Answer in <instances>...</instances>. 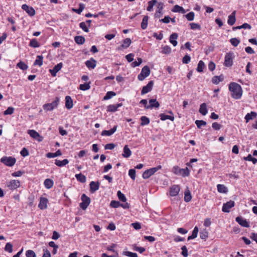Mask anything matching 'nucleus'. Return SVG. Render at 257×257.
Wrapping results in <instances>:
<instances>
[{
  "label": "nucleus",
  "instance_id": "16",
  "mask_svg": "<svg viewBox=\"0 0 257 257\" xmlns=\"http://www.w3.org/2000/svg\"><path fill=\"white\" fill-rule=\"evenodd\" d=\"M180 190V188L179 185H174L170 188V195L171 196H176L178 194Z\"/></svg>",
  "mask_w": 257,
  "mask_h": 257
},
{
  "label": "nucleus",
  "instance_id": "37",
  "mask_svg": "<svg viewBox=\"0 0 257 257\" xmlns=\"http://www.w3.org/2000/svg\"><path fill=\"white\" fill-rule=\"evenodd\" d=\"M191 199L192 196L190 191L189 190H186L184 192V201L188 202L191 201Z\"/></svg>",
  "mask_w": 257,
  "mask_h": 257
},
{
  "label": "nucleus",
  "instance_id": "1",
  "mask_svg": "<svg viewBox=\"0 0 257 257\" xmlns=\"http://www.w3.org/2000/svg\"><path fill=\"white\" fill-rule=\"evenodd\" d=\"M229 89L231 92V96L233 98L238 99L242 96V89L239 84L235 82H231L229 85Z\"/></svg>",
  "mask_w": 257,
  "mask_h": 257
},
{
  "label": "nucleus",
  "instance_id": "25",
  "mask_svg": "<svg viewBox=\"0 0 257 257\" xmlns=\"http://www.w3.org/2000/svg\"><path fill=\"white\" fill-rule=\"evenodd\" d=\"M235 11H233L231 15L228 16L227 23L230 26H232L235 22Z\"/></svg>",
  "mask_w": 257,
  "mask_h": 257
},
{
  "label": "nucleus",
  "instance_id": "20",
  "mask_svg": "<svg viewBox=\"0 0 257 257\" xmlns=\"http://www.w3.org/2000/svg\"><path fill=\"white\" fill-rule=\"evenodd\" d=\"M85 65L89 69H94L96 65V61L93 58H91L85 62Z\"/></svg>",
  "mask_w": 257,
  "mask_h": 257
},
{
  "label": "nucleus",
  "instance_id": "2",
  "mask_svg": "<svg viewBox=\"0 0 257 257\" xmlns=\"http://www.w3.org/2000/svg\"><path fill=\"white\" fill-rule=\"evenodd\" d=\"M173 172L176 175H180L183 177H186L189 175V170L187 167L185 169H181L176 166L173 168Z\"/></svg>",
  "mask_w": 257,
  "mask_h": 257
},
{
  "label": "nucleus",
  "instance_id": "5",
  "mask_svg": "<svg viewBox=\"0 0 257 257\" xmlns=\"http://www.w3.org/2000/svg\"><path fill=\"white\" fill-rule=\"evenodd\" d=\"M150 69L148 66H145L142 69L141 72L139 74L138 78L140 81L144 80L145 78L149 76Z\"/></svg>",
  "mask_w": 257,
  "mask_h": 257
},
{
  "label": "nucleus",
  "instance_id": "31",
  "mask_svg": "<svg viewBox=\"0 0 257 257\" xmlns=\"http://www.w3.org/2000/svg\"><path fill=\"white\" fill-rule=\"evenodd\" d=\"M199 111L203 115H205L207 113L208 111L205 103H203L200 105Z\"/></svg>",
  "mask_w": 257,
  "mask_h": 257
},
{
  "label": "nucleus",
  "instance_id": "24",
  "mask_svg": "<svg viewBox=\"0 0 257 257\" xmlns=\"http://www.w3.org/2000/svg\"><path fill=\"white\" fill-rule=\"evenodd\" d=\"M132 155V151L129 149L127 145H125L123 150V153L122 154V156L124 158H128L130 157Z\"/></svg>",
  "mask_w": 257,
  "mask_h": 257
},
{
  "label": "nucleus",
  "instance_id": "40",
  "mask_svg": "<svg viewBox=\"0 0 257 257\" xmlns=\"http://www.w3.org/2000/svg\"><path fill=\"white\" fill-rule=\"evenodd\" d=\"M75 177L78 181L81 183H85L86 181V177L84 175H82L81 173L76 174Z\"/></svg>",
  "mask_w": 257,
  "mask_h": 257
},
{
  "label": "nucleus",
  "instance_id": "6",
  "mask_svg": "<svg viewBox=\"0 0 257 257\" xmlns=\"http://www.w3.org/2000/svg\"><path fill=\"white\" fill-rule=\"evenodd\" d=\"M1 162L8 166L12 167L16 163V160L12 157H3L1 158Z\"/></svg>",
  "mask_w": 257,
  "mask_h": 257
},
{
  "label": "nucleus",
  "instance_id": "18",
  "mask_svg": "<svg viewBox=\"0 0 257 257\" xmlns=\"http://www.w3.org/2000/svg\"><path fill=\"white\" fill-rule=\"evenodd\" d=\"M62 66V63H58L54 66L53 69H50L49 72L53 76H55L56 75V73L61 69Z\"/></svg>",
  "mask_w": 257,
  "mask_h": 257
},
{
  "label": "nucleus",
  "instance_id": "59",
  "mask_svg": "<svg viewBox=\"0 0 257 257\" xmlns=\"http://www.w3.org/2000/svg\"><path fill=\"white\" fill-rule=\"evenodd\" d=\"M110 206L112 208H117L120 206V203L117 201L112 200L110 203Z\"/></svg>",
  "mask_w": 257,
  "mask_h": 257
},
{
  "label": "nucleus",
  "instance_id": "19",
  "mask_svg": "<svg viewBox=\"0 0 257 257\" xmlns=\"http://www.w3.org/2000/svg\"><path fill=\"white\" fill-rule=\"evenodd\" d=\"M117 125H114L113 127V128H112L110 130H108V131L104 130L101 132V135L102 136H110L111 135H112L113 134H114L116 132V131L117 130Z\"/></svg>",
  "mask_w": 257,
  "mask_h": 257
},
{
  "label": "nucleus",
  "instance_id": "38",
  "mask_svg": "<svg viewBox=\"0 0 257 257\" xmlns=\"http://www.w3.org/2000/svg\"><path fill=\"white\" fill-rule=\"evenodd\" d=\"M157 3V0H152L148 2V6L147 8L148 11L151 12L153 10V7Z\"/></svg>",
  "mask_w": 257,
  "mask_h": 257
},
{
  "label": "nucleus",
  "instance_id": "63",
  "mask_svg": "<svg viewBox=\"0 0 257 257\" xmlns=\"http://www.w3.org/2000/svg\"><path fill=\"white\" fill-rule=\"evenodd\" d=\"M123 254L129 257H138L136 253H134L131 251H124Z\"/></svg>",
  "mask_w": 257,
  "mask_h": 257
},
{
  "label": "nucleus",
  "instance_id": "64",
  "mask_svg": "<svg viewBox=\"0 0 257 257\" xmlns=\"http://www.w3.org/2000/svg\"><path fill=\"white\" fill-rule=\"evenodd\" d=\"M26 257H36V254L32 250H28L26 253Z\"/></svg>",
  "mask_w": 257,
  "mask_h": 257
},
{
  "label": "nucleus",
  "instance_id": "49",
  "mask_svg": "<svg viewBox=\"0 0 257 257\" xmlns=\"http://www.w3.org/2000/svg\"><path fill=\"white\" fill-rule=\"evenodd\" d=\"M17 67H19L20 69L23 70H26L28 69V66L27 65H26L24 62L22 61H20L19 62L17 65Z\"/></svg>",
  "mask_w": 257,
  "mask_h": 257
},
{
  "label": "nucleus",
  "instance_id": "32",
  "mask_svg": "<svg viewBox=\"0 0 257 257\" xmlns=\"http://www.w3.org/2000/svg\"><path fill=\"white\" fill-rule=\"evenodd\" d=\"M223 79H224L223 76L222 75H221L219 76H215L212 77V82L213 84H217L220 82L222 81L223 80Z\"/></svg>",
  "mask_w": 257,
  "mask_h": 257
},
{
  "label": "nucleus",
  "instance_id": "30",
  "mask_svg": "<svg viewBox=\"0 0 257 257\" xmlns=\"http://www.w3.org/2000/svg\"><path fill=\"white\" fill-rule=\"evenodd\" d=\"M172 11L174 13H180L182 14H185L186 13L184 8L179 5H175L172 10Z\"/></svg>",
  "mask_w": 257,
  "mask_h": 257
},
{
  "label": "nucleus",
  "instance_id": "48",
  "mask_svg": "<svg viewBox=\"0 0 257 257\" xmlns=\"http://www.w3.org/2000/svg\"><path fill=\"white\" fill-rule=\"evenodd\" d=\"M116 93L113 91H108L105 96L103 97L104 100H108L114 96Z\"/></svg>",
  "mask_w": 257,
  "mask_h": 257
},
{
  "label": "nucleus",
  "instance_id": "35",
  "mask_svg": "<svg viewBox=\"0 0 257 257\" xmlns=\"http://www.w3.org/2000/svg\"><path fill=\"white\" fill-rule=\"evenodd\" d=\"M59 99L58 97H56L55 100L51 103H49V110H53L56 107L58 104Z\"/></svg>",
  "mask_w": 257,
  "mask_h": 257
},
{
  "label": "nucleus",
  "instance_id": "41",
  "mask_svg": "<svg viewBox=\"0 0 257 257\" xmlns=\"http://www.w3.org/2000/svg\"><path fill=\"white\" fill-rule=\"evenodd\" d=\"M43 57L42 55H38L34 62V65L41 66L43 64Z\"/></svg>",
  "mask_w": 257,
  "mask_h": 257
},
{
  "label": "nucleus",
  "instance_id": "17",
  "mask_svg": "<svg viewBox=\"0 0 257 257\" xmlns=\"http://www.w3.org/2000/svg\"><path fill=\"white\" fill-rule=\"evenodd\" d=\"M90 191L94 193L99 189L100 183L99 182L91 181L90 183Z\"/></svg>",
  "mask_w": 257,
  "mask_h": 257
},
{
  "label": "nucleus",
  "instance_id": "57",
  "mask_svg": "<svg viewBox=\"0 0 257 257\" xmlns=\"http://www.w3.org/2000/svg\"><path fill=\"white\" fill-rule=\"evenodd\" d=\"M85 6L83 4H79V8L78 9H73V11L77 13L78 14H80L83 10L84 9Z\"/></svg>",
  "mask_w": 257,
  "mask_h": 257
},
{
  "label": "nucleus",
  "instance_id": "3",
  "mask_svg": "<svg viewBox=\"0 0 257 257\" xmlns=\"http://www.w3.org/2000/svg\"><path fill=\"white\" fill-rule=\"evenodd\" d=\"M161 166L159 165L156 167L152 168L146 170L143 173V178L145 179H148L152 175H154L157 171L161 169Z\"/></svg>",
  "mask_w": 257,
  "mask_h": 257
},
{
  "label": "nucleus",
  "instance_id": "54",
  "mask_svg": "<svg viewBox=\"0 0 257 257\" xmlns=\"http://www.w3.org/2000/svg\"><path fill=\"white\" fill-rule=\"evenodd\" d=\"M171 52V48L168 46H165L162 48V53L165 54H170Z\"/></svg>",
  "mask_w": 257,
  "mask_h": 257
},
{
  "label": "nucleus",
  "instance_id": "44",
  "mask_svg": "<svg viewBox=\"0 0 257 257\" xmlns=\"http://www.w3.org/2000/svg\"><path fill=\"white\" fill-rule=\"evenodd\" d=\"M141 125L143 126L147 125L150 123V119L148 117L145 116H143L141 117Z\"/></svg>",
  "mask_w": 257,
  "mask_h": 257
},
{
  "label": "nucleus",
  "instance_id": "62",
  "mask_svg": "<svg viewBox=\"0 0 257 257\" xmlns=\"http://www.w3.org/2000/svg\"><path fill=\"white\" fill-rule=\"evenodd\" d=\"M14 108L12 107H9L4 112V115L12 114L14 113Z\"/></svg>",
  "mask_w": 257,
  "mask_h": 257
},
{
  "label": "nucleus",
  "instance_id": "13",
  "mask_svg": "<svg viewBox=\"0 0 257 257\" xmlns=\"http://www.w3.org/2000/svg\"><path fill=\"white\" fill-rule=\"evenodd\" d=\"M236 221L241 226L245 227H249V224L247 221L246 219L243 218L241 216H237L235 218Z\"/></svg>",
  "mask_w": 257,
  "mask_h": 257
},
{
  "label": "nucleus",
  "instance_id": "27",
  "mask_svg": "<svg viewBox=\"0 0 257 257\" xmlns=\"http://www.w3.org/2000/svg\"><path fill=\"white\" fill-rule=\"evenodd\" d=\"M178 38V34L177 33H174L172 34L170 36V42L174 46H177L178 43L176 41V39Z\"/></svg>",
  "mask_w": 257,
  "mask_h": 257
},
{
  "label": "nucleus",
  "instance_id": "4",
  "mask_svg": "<svg viewBox=\"0 0 257 257\" xmlns=\"http://www.w3.org/2000/svg\"><path fill=\"white\" fill-rule=\"evenodd\" d=\"M155 102L154 104L147 105V100L146 99H142L140 101V103L145 105L146 109L152 108L153 107L158 108L160 106L159 103L156 100V99H152L149 100V103Z\"/></svg>",
  "mask_w": 257,
  "mask_h": 257
},
{
  "label": "nucleus",
  "instance_id": "47",
  "mask_svg": "<svg viewBox=\"0 0 257 257\" xmlns=\"http://www.w3.org/2000/svg\"><path fill=\"white\" fill-rule=\"evenodd\" d=\"M29 46L33 48H37L40 46V44L36 39L31 40Z\"/></svg>",
  "mask_w": 257,
  "mask_h": 257
},
{
  "label": "nucleus",
  "instance_id": "52",
  "mask_svg": "<svg viewBox=\"0 0 257 257\" xmlns=\"http://www.w3.org/2000/svg\"><path fill=\"white\" fill-rule=\"evenodd\" d=\"M244 159L246 161H251L253 164H255L257 163V159L252 157L250 154H249L247 157H244Z\"/></svg>",
  "mask_w": 257,
  "mask_h": 257
},
{
  "label": "nucleus",
  "instance_id": "11",
  "mask_svg": "<svg viewBox=\"0 0 257 257\" xmlns=\"http://www.w3.org/2000/svg\"><path fill=\"white\" fill-rule=\"evenodd\" d=\"M153 84L154 82L153 81H149L146 86H145L143 87L141 91V94L144 95L148 93L149 92H150L152 89Z\"/></svg>",
  "mask_w": 257,
  "mask_h": 257
},
{
  "label": "nucleus",
  "instance_id": "14",
  "mask_svg": "<svg viewBox=\"0 0 257 257\" xmlns=\"http://www.w3.org/2000/svg\"><path fill=\"white\" fill-rule=\"evenodd\" d=\"M22 9L26 11L30 16H34L35 15L36 12L35 10L32 7H29L26 4L23 5Z\"/></svg>",
  "mask_w": 257,
  "mask_h": 257
},
{
  "label": "nucleus",
  "instance_id": "22",
  "mask_svg": "<svg viewBox=\"0 0 257 257\" xmlns=\"http://www.w3.org/2000/svg\"><path fill=\"white\" fill-rule=\"evenodd\" d=\"M131 43V39L130 38H126L123 40V43L118 48V49L121 50V48H127L130 46Z\"/></svg>",
  "mask_w": 257,
  "mask_h": 257
},
{
  "label": "nucleus",
  "instance_id": "39",
  "mask_svg": "<svg viewBox=\"0 0 257 257\" xmlns=\"http://www.w3.org/2000/svg\"><path fill=\"white\" fill-rule=\"evenodd\" d=\"M160 119L162 120H165L166 119H170L172 121L174 120V117L172 115H166L164 113H161L160 114Z\"/></svg>",
  "mask_w": 257,
  "mask_h": 257
},
{
  "label": "nucleus",
  "instance_id": "45",
  "mask_svg": "<svg viewBox=\"0 0 257 257\" xmlns=\"http://www.w3.org/2000/svg\"><path fill=\"white\" fill-rule=\"evenodd\" d=\"M208 236V232L206 229L201 230L200 232V236L201 239H206Z\"/></svg>",
  "mask_w": 257,
  "mask_h": 257
},
{
  "label": "nucleus",
  "instance_id": "42",
  "mask_svg": "<svg viewBox=\"0 0 257 257\" xmlns=\"http://www.w3.org/2000/svg\"><path fill=\"white\" fill-rule=\"evenodd\" d=\"M217 190L220 193H226L227 192V189L226 187L222 184H218L217 186Z\"/></svg>",
  "mask_w": 257,
  "mask_h": 257
},
{
  "label": "nucleus",
  "instance_id": "23",
  "mask_svg": "<svg viewBox=\"0 0 257 257\" xmlns=\"http://www.w3.org/2000/svg\"><path fill=\"white\" fill-rule=\"evenodd\" d=\"M73 106V101L71 97L70 96H66L65 97V106L66 107L70 109L72 108Z\"/></svg>",
  "mask_w": 257,
  "mask_h": 257
},
{
  "label": "nucleus",
  "instance_id": "55",
  "mask_svg": "<svg viewBox=\"0 0 257 257\" xmlns=\"http://www.w3.org/2000/svg\"><path fill=\"white\" fill-rule=\"evenodd\" d=\"M5 250L6 251H8L10 253L12 252L13 251V245L12 243L10 242H8L6 243V245L5 247Z\"/></svg>",
  "mask_w": 257,
  "mask_h": 257
},
{
  "label": "nucleus",
  "instance_id": "36",
  "mask_svg": "<svg viewBox=\"0 0 257 257\" xmlns=\"http://www.w3.org/2000/svg\"><path fill=\"white\" fill-rule=\"evenodd\" d=\"M148 19L149 17L147 16H145L143 18V21L141 23V28L142 29L145 30L147 28Z\"/></svg>",
  "mask_w": 257,
  "mask_h": 257
},
{
  "label": "nucleus",
  "instance_id": "58",
  "mask_svg": "<svg viewBox=\"0 0 257 257\" xmlns=\"http://www.w3.org/2000/svg\"><path fill=\"white\" fill-rule=\"evenodd\" d=\"M128 175L132 179L135 180L136 179V170L134 169H130L128 171Z\"/></svg>",
  "mask_w": 257,
  "mask_h": 257
},
{
  "label": "nucleus",
  "instance_id": "60",
  "mask_svg": "<svg viewBox=\"0 0 257 257\" xmlns=\"http://www.w3.org/2000/svg\"><path fill=\"white\" fill-rule=\"evenodd\" d=\"M185 17L189 21H193L194 18V13L192 12H190L185 15Z\"/></svg>",
  "mask_w": 257,
  "mask_h": 257
},
{
  "label": "nucleus",
  "instance_id": "61",
  "mask_svg": "<svg viewBox=\"0 0 257 257\" xmlns=\"http://www.w3.org/2000/svg\"><path fill=\"white\" fill-rule=\"evenodd\" d=\"M133 249L135 251H139L140 253H143L145 251V248L143 247H139L136 245L133 246Z\"/></svg>",
  "mask_w": 257,
  "mask_h": 257
},
{
  "label": "nucleus",
  "instance_id": "10",
  "mask_svg": "<svg viewBox=\"0 0 257 257\" xmlns=\"http://www.w3.org/2000/svg\"><path fill=\"white\" fill-rule=\"evenodd\" d=\"M234 202L232 200H230L229 201L227 202L226 203H224L223 205L222 210L224 212H229L230 211V209L233 207L234 206Z\"/></svg>",
  "mask_w": 257,
  "mask_h": 257
},
{
  "label": "nucleus",
  "instance_id": "46",
  "mask_svg": "<svg viewBox=\"0 0 257 257\" xmlns=\"http://www.w3.org/2000/svg\"><path fill=\"white\" fill-rule=\"evenodd\" d=\"M90 82L85 83L84 84H80L79 86L80 89L82 90H88L90 88Z\"/></svg>",
  "mask_w": 257,
  "mask_h": 257
},
{
  "label": "nucleus",
  "instance_id": "33",
  "mask_svg": "<svg viewBox=\"0 0 257 257\" xmlns=\"http://www.w3.org/2000/svg\"><path fill=\"white\" fill-rule=\"evenodd\" d=\"M74 40L75 42L78 45H82L85 41V38L81 36H77L75 37Z\"/></svg>",
  "mask_w": 257,
  "mask_h": 257
},
{
  "label": "nucleus",
  "instance_id": "8",
  "mask_svg": "<svg viewBox=\"0 0 257 257\" xmlns=\"http://www.w3.org/2000/svg\"><path fill=\"white\" fill-rule=\"evenodd\" d=\"M233 53L229 52L226 53L225 56V60L224 62V66L226 67H230L233 64Z\"/></svg>",
  "mask_w": 257,
  "mask_h": 257
},
{
  "label": "nucleus",
  "instance_id": "34",
  "mask_svg": "<svg viewBox=\"0 0 257 257\" xmlns=\"http://www.w3.org/2000/svg\"><path fill=\"white\" fill-rule=\"evenodd\" d=\"M198 231V228L197 226H195L192 231V234L188 236V240H189L195 238L197 236Z\"/></svg>",
  "mask_w": 257,
  "mask_h": 257
},
{
  "label": "nucleus",
  "instance_id": "26",
  "mask_svg": "<svg viewBox=\"0 0 257 257\" xmlns=\"http://www.w3.org/2000/svg\"><path fill=\"white\" fill-rule=\"evenodd\" d=\"M47 199L44 197H41L40 203L39 204V207L41 209H44L47 208Z\"/></svg>",
  "mask_w": 257,
  "mask_h": 257
},
{
  "label": "nucleus",
  "instance_id": "29",
  "mask_svg": "<svg viewBox=\"0 0 257 257\" xmlns=\"http://www.w3.org/2000/svg\"><path fill=\"white\" fill-rule=\"evenodd\" d=\"M69 163L68 160L65 159L62 161L56 159L55 160V164L58 167H63L68 164Z\"/></svg>",
  "mask_w": 257,
  "mask_h": 257
},
{
  "label": "nucleus",
  "instance_id": "21",
  "mask_svg": "<svg viewBox=\"0 0 257 257\" xmlns=\"http://www.w3.org/2000/svg\"><path fill=\"white\" fill-rule=\"evenodd\" d=\"M122 105V103L109 105L107 106V111L109 112H115L117 110L118 107L121 106Z\"/></svg>",
  "mask_w": 257,
  "mask_h": 257
},
{
  "label": "nucleus",
  "instance_id": "15",
  "mask_svg": "<svg viewBox=\"0 0 257 257\" xmlns=\"http://www.w3.org/2000/svg\"><path fill=\"white\" fill-rule=\"evenodd\" d=\"M20 186V182L19 180H11L8 184V187L11 190H15Z\"/></svg>",
  "mask_w": 257,
  "mask_h": 257
},
{
  "label": "nucleus",
  "instance_id": "7",
  "mask_svg": "<svg viewBox=\"0 0 257 257\" xmlns=\"http://www.w3.org/2000/svg\"><path fill=\"white\" fill-rule=\"evenodd\" d=\"M81 200L82 202L80 203L79 206L83 210H85L90 203V199L83 194L81 196Z\"/></svg>",
  "mask_w": 257,
  "mask_h": 257
},
{
  "label": "nucleus",
  "instance_id": "51",
  "mask_svg": "<svg viewBox=\"0 0 257 257\" xmlns=\"http://www.w3.org/2000/svg\"><path fill=\"white\" fill-rule=\"evenodd\" d=\"M195 124L198 128H200L202 126H205L207 123L203 120H196L195 121Z\"/></svg>",
  "mask_w": 257,
  "mask_h": 257
},
{
  "label": "nucleus",
  "instance_id": "28",
  "mask_svg": "<svg viewBox=\"0 0 257 257\" xmlns=\"http://www.w3.org/2000/svg\"><path fill=\"white\" fill-rule=\"evenodd\" d=\"M257 116V113L254 111H251L250 113H248L245 116L246 122H248L250 120L253 119Z\"/></svg>",
  "mask_w": 257,
  "mask_h": 257
},
{
  "label": "nucleus",
  "instance_id": "50",
  "mask_svg": "<svg viewBox=\"0 0 257 257\" xmlns=\"http://www.w3.org/2000/svg\"><path fill=\"white\" fill-rule=\"evenodd\" d=\"M117 195L118 199L120 201L124 202H126V198L125 195L122 193H121V192L120 191H117Z\"/></svg>",
  "mask_w": 257,
  "mask_h": 257
},
{
  "label": "nucleus",
  "instance_id": "9",
  "mask_svg": "<svg viewBox=\"0 0 257 257\" xmlns=\"http://www.w3.org/2000/svg\"><path fill=\"white\" fill-rule=\"evenodd\" d=\"M28 133L32 138L37 140L39 142L42 141V137L40 136L39 134L36 131L33 130H29L28 131Z\"/></svg>",
  "mask_w": 257,
  "mask_h": 257
},
{
  "label": "nucleus",
  "instance_id": "53",
  "mask_svg": "<svg viewBox=\"0 0 257 257\" xmlns=\"http://www.w3.org/2000/svg\"><path fill=\"white\" fill-rule=\"evenodd\" d=\"M230 42L232 46L236 47L240 43V41L236 38H233L230 40Z\"/></svg>",
  "mask_w": 257,
  "mask_h": 257
},
{
  "label": "nucleus",
  "instance_id": "43",
  "mask_svg": "<svg viewBox=\"0 0 257 257\" xmlns=\"http://www.w3.org/2000/svg\"><path fill=\"white\" fill-rule=\"evenodd\" d=\"M205 67L204 63L203 61L200 60L197 65V67L196 68V70L198 72H202L203 71V68Z\"/></svg>",
  "mask_w": 257,
  "mask_h": 257
},
{
  "label": "nucleus",
  "instance_id": "56",
  "mask_svg": "<svg viewBox=\"0 0 257 257\" xmlns=\"http://www.w3.org/2000/svg\"><path fill=\"white\" fill-rule=\"evenodd\" d=\"M79 27L81 28L85 32H88L89 30L87 27V25L86 24L85 22H81L79 24Z\"/></svg>",
  "mask_w": 257,
  "mask_h": 257
},
{
  "label": "nucleus",
  "instance_id": "12",
  "mask_svg": "<svg viewBox=\"0 0 257 257\" xmlns=\"http://www.w3.org/2000/svg\"><path fill=\"white\" fill-rule=\"evenodd\" d=\"M164 8V3L159 2L158 3L157 10L155 14V18H161L163 15V9Z\"/></svg>",
  "mask_w": 257,
  "mask_h": 257
}]
</instances>
